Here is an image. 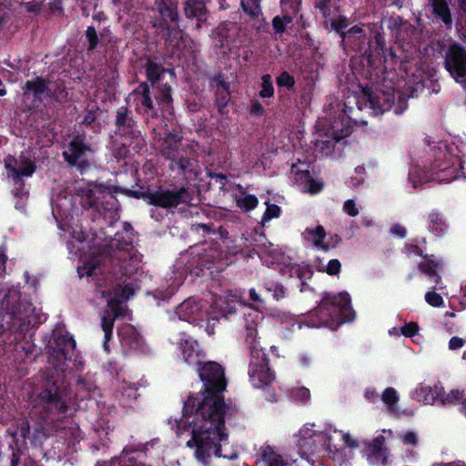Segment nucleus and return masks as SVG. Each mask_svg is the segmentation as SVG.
<instances>
[{"mask_svg": "<svg viewBox=\"0 0 466 466\" xmlns=\"http://www.w3.org/2000/svg\"><path fill=\"white\" fill-rule=\"evenodd\" d=\"M199 376L205 382V390L189 396L184 405L185 415H195L190 422L191 439L187 445L196 448L198 461H205L212 454L231 458L221 453V445L218 444L227 438L224 420L228 407L220 395L226 388L224 370L218 363L208 362L200 370Z\"/></svg>", "mask_w": 466, "mask_h": 466, "instance_id": "nucleus-1", "label": "nucleus"}, {"mask_svg": "<svg viewBox=\"0 0 466 466\" xmlns=\"http://www.w3.org/2000/svg\"><path fill=\"white\" fill-rule=\"evenodd\" d=\"M445 65L458 83L466 85V48L451 46L446 56Z\"/></svg>", "mask_w": 466, "mask_h": 466, "instance_id": "nucleus-2", "label": "nucleus"}, {"mask_svg": "<svg viewBox=\"0 0 466 466\" xmlns=\"http://www.w3.org/2000/svg\"><path fill=\"white\" fill-rule=\"evenodd\" d=\"M185 191L186 190L183 187L177 191L157 190L156 192H147V194H144V197L150 205H155L160 208H172L180 203Z\"/></svg>", "mask_w": 466, "mask_h": 466, "instance_id": "nucleus-3", "label": "nucleus"}, {"mask_svg": "<svg viewBox=\"0 0 466 466\" xmlns=\"http://www.w3.org/2000/svg\"><path fill=\"white\" fill-rule=\"evenodd\" d=\"M367 461L371 466L380 463L385 465L388 461L389 451L386 446V440L383 436L374 438L367 446Z\"/></svg>", "mask_w": 466, "mask_h": 466, "instance_id": "nucleus-4", "label": "nucleus"}, {"mask_svg": "<svg viewBox=\"0 0 466 466\" xmlns=\"http://www.w3.org/2000/svg\"><path fill=\"white\" fill-rule=\"evenodd\" d=\"M160 21L158 26L167 33L176 31L178 28L177 13L176 6L172 4L167 5L164 0L158 4Z\"/></svg>", "mask_w": 466, "mask_h": 466, "instance_id": "nucleus-5", "label": "nucleus"}, {"mask_svg": "<svg viewBox=\"0 0 466 466\" xmlns=\"http://www.w3.org/2000/svg\"><path fill=\"white\" fill-rule=\"evenodd\" d=\"M76 342L72 338H61L57 342V349H53L50 361L56 368H62L63 360L72 358Z\"/></svg>", "mask_w": 466, "mask_h": 466, "instance_id": "nucleus-6", "label": "nucleus"}, {"mask_svg": "<svg viewBox=\"0 0 466 466\" xmlns=\"http://www.w3.org/2000/svg\"><path fill=\"white\" fill-rule=\"evenodd\" d=\"M5 167L10 171L14 178L29 177L35 171L34 164L25 157H20L19 160L6 159Z\"/></svg>", "mask_w": 466, "mask_h": 466, "instance_id": "nucleus-7", "label": "nucleus"}, {"mask_svg": "<svg viewBox=\"0 0 466 466\" xmlns=\"http://www.w3.org/2000/svg\"><path fill=\"white\" fill-rule=\"evenodd\" d=\"M88 152H90V148L77 137L70 143L68 150L65 151L63 155L66 160L73 166Z\"/></svg>", "mask_w": 466, "mask_h": 466, "instance_id": "nucleus-8", "label": "nucleus"}, {"mask_svg": "<svg viewBox=\"0 0 466 466\" xmlns=\"http://www.w3.org/2000/svg\"><path fill=\"white\" fill-rule=\"evenodd\" d=\"M184 13L187 17H196L199 21L206 15L207 9L203 0H187L184 6Z\"/></svg>", "mask_w": 466, "mask_h": 466, "instance_id": "nucleus-9", "label": "nucleus"}, {"mask_svg": "<svg viewBox=\"0 0 466 466\" xmlns=\"http://www.w3.org/2000/svg\"><path fill=\"white\" fill-rule=\"evenodd\" d=\"M107 314L106 316H104L102 319V326L106 334L111 331L114 320L116 317L119 314L118 302L116 301V299H109L107 301Z\"/></svg>", "mask_w": 466, "mask_h": 466, "instance_id": "nucleus-10", "label": "nucleus"}, {"mask_svg": "<svg viewBox=\"0 0 466 466\" xmlns=\"http://www.w3.org/2000/svg\"><path fill=\"white\" fill-rule=\"evenodd\" d=\"M341 299L344 302V306L342 307V309H339L342 317L341 319L339 320L335 326L331 323L328 324L331 329H336V327L339 326V324L346 321H350L354 318V312L349 305L348 298L346 296H343Z\"/></svg>", "mask_w": 466, "mask_h": 466, "instance_id": "nucleus-11", "label": "nucleus"}, {"mask_svg": "<svg viewBox=\"0 0 466 466\" xmlns=\"http://www.w3.org/2000/svg\"><path fill=\"white\" fill-rule=\"evenodd\" d=\"M237 204L240 208L249 211L258 206V200L253 195H242L237 198Z\"/></svg>", "mask_w": 466, "mask_h": 466, "instance_id": "nucleus-12", "label": "nucleus"}, {"mask_svg": "<svg viewBox=\"0 0 466 466\" xmlns=\"http://www.w3.org/2000/svg\"><path fill=\"white\" fill-rule=\"evenodd\" d=\"M26 90L33 92L35 96L43 94L45 91L51 92V87L42 79L28 81L26 83Z\"/></svg>", "mask_w": 466, "mask_h": 466, "instance_id": "nucleus-13", "label": "nucleus"}, {"mask_svg": "<svg viewBox=\"0 0 466 466\" xmlns=\"http://www.w3.org/2000/svg\"><path fill=\"white\" fill-rule=\"evenodd\" d=\"M434 11L437 15H439L444 23L449 24L451 22V17L449 15V10L447 5L444 0H431Z\"/></svg>", "mask_w": 466, "mask_h": 466, "instance_id": "nucleus-14", "label": "nucleus"}, {"mask_svg": "<svg viewBox=\"0 0 466 466\" xmlns=\"http://www.w3.org/2000/svg\"><path fill=\"white\" fill-rule=\"evenodd\" d=\"M307 232L314 238L313 243L316 247L328 249V246L322 243V240L326 237V232L322 226H318L313 230L308 229Z\"/></svg>", "mask_w": 466, "mask_h": 466, "instance_id": "nucleus-15", "label": "nucleus"}, {"mask_svg": "<svg viewBox=\"0 0 466 466\" xmlns=\"http://www.w3.org/2000/svg\"><path fill=\"white\" fill-rule=\"evenodd\" d=\"M258 2L259 0H242L241 5L248 15L251 17H256L260 13Z\"/></svg>", "mask_w": 466, "mask_h": 466, "instance_id": "nucleus-16", "label": "nucleus"}, {"mask_svg": "<svg viewBox=\"0 0 466 466\" xmlns=\"http://www.w3.org/2000/svg\"><path fill=\"white\" fill-rule=\"evenodd\" d=\"M463 392L459 389L451 390L448 392L443 391L440 394L442 403H453L462 398Z\"/></svg>", "mask_w": 466, "mask_h": 466, "instance_id": "nucleus-17", "label": "nucleus"}, {"mask_svg": "<svg viewBox=\"0 0 466 466\" xmlns=\"http://www.w3.org/2000/svg\"><path fill=\"white\" fill-rule=\"evenodd\" d=\"M146 72L148 80H150L151 82H155L158 79L162 72V68L159 65L156 63L148 62L146 66Z\"/></svg>", "mask_w": 466, "mask_h": 466, "instance_id": "nucleus-18", "label": "nucleus"}, {"mask_svg": "<svg viewBox=\"0 0 466 466\" xmlns=\"http://www.w3.org/2000/svg\"><path fill=\"white\" fill-rule=\"evenodd\" d=\"M267 209L262 218V224L267 221L271 220L272 218H279L280 215V208L277 205L266 203Z\"/></svg>", "mask_w": 466, "mask_h": 466, "instance_id": "nucleus-19", "label": "nucleus"}, {"mask_svg": "<svg viewBox=\"0 0 466 466\" xmlns=\"http://www.w3.org/2000/svg\"><path fill=\"white\" fill-rule=\"evenodd\" d=\"M382 400L389 407H391L395 403H397L399 398L397 392L392 388H388L382 394Z\"/></svg>", "mask_w": 466, "mask_h": 466, "instance_id": "nucleus-20", "label": "nucleus"}, {"mask_svg": "<svg viewBox=\"0 0 466 466\" xmlns=\"http://www.w3.org/2000/svg\"><path fill=\"white\" fill-rule=\"evenodd\" d=\"M259 94L262 97H269L273 95V86L268 75L262 77V89Z\"/></svg>", "mask_w": 466, "mask_h": 466, "instance_id": "nucleus-21", "label": "nucleus"}, {"mask_svg": "<svg viewBox=\"0 0 466 466\" xmlns=\"http://www.w3.org/2000/svg\"><path fill=\"white\" fill-rule=\"evenodd\" d=\"M341 440L344 445L350 449H357L359 447L358 441L349 432H340Z\"/></svg>", "mask_w": 466, "mask_h": 466, "instance_id": "nucleus-22", "label": "nucleus"}, {"mask_svg": "<svg viewBox=\"0 0 466 466\" xmlns=\"http://www.w3.org/2000/svg\"><path fill=\"white\" fill-rule=\"evenodd\" d=\"M425 300L433 307H440L443 303L442 298L435 292H428L425 295Z\"/></svg>", "mask_w": 466, "mask_h": 466, "instance_id": "nucleus-23", "label": "nucleus"}, {"mask_svg": "<svg viewBox=\"0 0 466 466\" xmlns=\"http://www.w3.org/2000/svg\"><path fill=\"white\" fill-rule=\"evenodd\" d=\"M277 82L279 86L291 87L294 85L293 77L287 72H283L278 77Z\"/></svg>", "mask_w": 466, "mask_h": 466, "instance_id": "nucleus-24", "label": "nucleus"}, {"mask_svg": "<svg viewBox=\"0 0 466 466\" xmlns=\"http://www.w3.org/2000/svg\"><path fill=\"white\" fill-rule=\"evenodd\" d=\"M41 399L49 403L58 402L56 388L54 390H48L41 393Z\"/></svg>", "mask_w": 466, "mask_h": 466, "instance_id": "nucleus-25", "label": "nucleus"}, {"mask_svg": "<svg viewBox=\"0 0 466 466\" xmlns=\"http://www.w3.org/2000/svg\"><path fill=\"white\" fill-rule=\"evenodd\" d=\"M341 264L338 259H331L326 267V272L329 275H337L340 271Z\"/></svg>", "mask_w": 466, "mask_h": 466, "instance_id": "nucleus-26", "label": "nucleus"}, {"mask_svg": "<svg viewBox=\"0 0 466 466\" xmlns=\"http://www.w3.org/2000/svg\"><path fill=\"white\" fill-rule=\"evenodd\" d=\"M418 395H423V401L425 404H431L434 400V395L430 388L423 387L418 391Z\"/></svg>", "mask_w": 466, "mask_h": 466, "instance_id": "nucleus-27", "label": "nucleus"}, {"mask_svg": "<svg viewBox=\"0 0 466 466\" xmlns=\"http://www.w3.org/2000/svg\"><path fill=\"white\" fill-rule=\"evenodd\" d=\"M86 36L89 42V48L93 49L97 43V35L94 27H88L86 32Z\"/></svg>", "mask_w": 466, "mask_h": 466, "instance_id": "nucleus-28", "label": "nucleus"}, {"mask_svg": "<svg viewBox=\"0 0 466 466\" xmlns=\"http://www.w3.org/2000/svg\"><path fill=\"white\" fill-rule=\"evenodd\" d=\"M253 376L258 377V379L261 380L263 384H268L272 380V375L269 373L268 370L256 371L254 372Z\"/></svg>", "mask_w": 466, "mask_h": 466, "instance_id": "nucleus-29", "label": "nucleus"}, {"mask_svg": "<svg viewBox=\"0 0 466 466\" xmlns=\"http://www.w3.org/2000/svg\"><path fill=\"white\" fill-rule=\"evenodd\" d=\"M344 210L351 217H356L359 214V209L353 200H348L344 203Z\"/></svg>", "mask_w": 466, "mask_h": 466, "instance_id": "nucleus-30", "label": "nucleus"}, {"mask_svg": "<svg viewBox=\"0 0 466 466\" xmlns=\"http://www.w3.org/2000/svg\"><path fill=\"white\" fill-rule=\"evenodd\" d=\"M142 87H143V98H142L141 103L143 106H145L148 109H152L153 105H152V101L149 97L148 86L147 85H145V86H142Z\"/></svg>", "mask_w": 466, "mask_h": 466, "instance_id": "nucleus-31", "label": "nucleus"}, {"mask_svg": "<svg viewBox=\"0 0 466 466\" xmlns=\"http://www.w3.org/2000/svg\"><path fill=\"white\" fill-rule=\"evenodd\" d=\"M402 441L407 445L415 446L418 443V438L416 433L412 431L406 432L402 437Z\"/></svg>", "mask_w": 466, "mask_h": 466, "instance_id": "nucleus-32", "label": "nucleus"}, {"mask_svg": "<svg viewBox=\"0 0 466 466\" xmlns=\"http://www.w3.org/2000/svg\"><path fill=\"white\" fill-rule=\"evenodd\" d=\"M417 330L418 326L414 322H410L405 325L401 329L402 334L405 335L406 337H412L417 332Z\"/></svg>", "mask_w": 466, "mask_h": 466, "instance_id": "nucleus-33", "label": "nucleus"}, {"mask_svg": "<svg viewBox=\"0 0 466 466\" xmlns=\"http://www.w3.org/2000/svg\"><path fill=\"white\" fill-rule=\"evenodd\" d=\"M272 25H273V27H274V30L277 32V33H283L285 31V24H284V19L279 17V16H276L274 19H273V22H272Z\"/></svg>", "mask_w": 466, "mask_h": 466, "instance_id": "nucleus-34", "label": "nucleus"}, {"mask_svg": "<svg viewBox=\"0 0 466 466\" xmlns=\"http://www.w3.org/2000/svg\"><path fill=\"white\" fill-rule=\"evenodd\" d=\"M348 25H349L348 21L345 17H341L339 20L333 21L331 23L332 28L337 32L340 31L341 29L346 28L348 26Z\"/></svg>", "mask_w": 466, "mask_h": 466, "instance_id": "nucleus-35", "label": "nucleus"}, {"mask_svg": "<svg viewBox=\"0 0 466 466\" xmlns=\"http://www.w3.org/2000/svg\"><path fill=\"white\" fill-rule=\"evenodd\" d=\"M464 345V341L461 338H459V337H452L451 339H450V342H449V348L451 350H457V349H460L461 348L462 346Z\"/></svg>", "mask_w": 466, "mask_h": 466, "instance_id": "nucleus-36", "label": "nucleus"}, {"mask_svg": "<svg viewBox=\"0 0 466 466\" xmlns=\"http://www.w3.org/2000/svg\"><path fill=\"white\" fill-rule=\"evenodd\" d=\"M420 270L427 275H435V268L430 263H421L419 266Z\"/></svg>", "mask_w": 466, "mask_h": 466, "instance_id": "nucleus-37", "label": "nucleus"}, {"mask_svg": "<svg viewBox=\"0 0 466 466\" xmlns=\"http://www.w3.org/2000/svg\"><path fill=\"white\" fill-rule=\"evenodd\" d=\"M45 0H40L39 2L26 3L25 5V8H26L27 12H37V11H39L41 4Z\"/></svg>", "mask_w": 466, "mask_h": 466, "instance_id": "nucleus-38", "label": "nucleus"}, {"mask_svg": "<svg viewBox=\"0 0 466 466\" xmlns=\"http://www.w3.org/2000/svg\"><path fill=\"white\" fill-rule=\"evenodd\" d=\"M391 233L400 237V238H403L406 234V229L404 227L400 226V225H394L391 229H390Z\"/></svg>", "mask_w": 466, "mask_h": 466, "instance_id": "nucleus-39", "label": "nucleus"}, {"mask_svg": "<svg viewBox=\"0 0 466 466\" xmlns=\"http://www.w3.org/2000/svg\"><path fill=\"white\" fill-rule=\"evenodd\" d=\"M268 465L269 466H284L285 463L283 462V461L281 460L280 457L274 455L268 459Z\"/></svg>", "mask_w": 466, "mask_h": 466, "instance_id": "nucleus-40", "label": "nucleus"}, {"mask_svg": "<svg viewBox=\"0 0 466 466\" xmlns=\"http://www.w3.org/2000/svg\"><path fill=\"white\" fill-rule=\"evenodd\" d=\"M321 188H322V184L314 182V181L309 182V191L311 193H317V192L320 191Z\"/></svg>", "mask_w": 466, "mask_h": 466, "instance_id": "nucleus-41", "label": "nucleus"}, {"mask_svg": "<svg viewBox=\"0 0 466 466\" xmlns=\"http://www.w3.org/2000/svg\"><path fill=\"white\" fill-rule=\"evenodd\" d=\"M251 112L257 116L262 114L263 112V107L262 106L258 103V102H255L252 104V106H251Z\"/></svg>", "mask_w": 466, "mask_h": 466, "instance_id": "nucleus-42", "label": "nucleus"}, {"mask_svg": "<svg viewBox=\"0 0 466 466\" xmlns=\"http://www.w3.org/2000/svg\"><path fill=\"white\" fill-rule=\"evenodd\" d=\"M177 142V136L175 135H169L166 140H165V143L167 145V147H168L169 146L173 145V144H176Z\"/></svg>", "mask_w": 466, "mask_h": 466, "instance_id": "nucleus-43", "label": "nucleus"}, {"mask_svg": "<svg viewBox=\"0 0 466 466\" xmlns=\"http://www.w3.org/2000/svg\"><path fill=\"white\" fill-rule=\"evenodd\" d=\"M50 9L53 13L55 12H61L62 10V7H61V3H60V0L57 1V3H53V4H50Z\"/></svg>", "mask_w": 466, "mask_h": 466, "instance_id": "nucleus-44", "label": "nucleus"}, {"mask_svg": "<svg viewBox=\"0 0 466 466\" xmlns=\"http://www.w3.org/2000/svg\"><path fill=\"white\" fill-rule=\"evenodd\" d=\"M123 293H122V297L125 299H127L132 294H133V290L131 288L129 287H125L123 289Z\"/></svg>", "mask_w": 466, "mask_h": 466, "instance_id": "nucleus-45", "label": "nucleus"}, {"mask_svg": "<svg viewBox=\"0 0 466 466\" xmlns=\"http://www.w3.org/2000/svg\"><path fill=\"white\" fill-rule=\"evenodd\" d=\"M86 198L90 200V205L95 204L96 200H95V199H93V198H94V197H95V192H94V190H93V189H87V190L86 191Z\"/></svg>", "mask_w": 466, "mask_h": 466, "instance_id": "nucleus-46", "label": "nucleus"}, {"mask_svg": "<svg viewBox=\"0 0 466 466\" xmlns=\"http://www.w3.org/2000/svg\"><path fill=\"white\" fill-rule=\"evenodd\" d=\"M95 268H96V264H86V265L83 268V269H84V270H86V274H87V275H91V274H92V272H93V270L95 269Z\"/></svg>", "mask_w": 466, "mask_h": 466, "instance_id": "nucleus-47", "label": "nucleus"}, {"mask_svg": "<svg viewBox=\"0 0 466 466\" xmlns=\"http://www.w3.org/2000/svg\"><path fill=\"white\" fill-rule=\"evenodd\" d=\"M161 100L165 103H169L171 100L170 94H169V88H167V91L165 94H163Z\"/></svg>", "mask_w": 466, "mask_h": 466, "instance_id": "nucleus-48", "label": "nucleus"}, {"mask_svg": "<svg viewBox=\"0 0 466 466\" xmlns=\"http://www.w3.org/2000/svg\"><path fill=\"white\" fill-rule=\"evenodd\" d=\"M179 165L182 169H186L190 166V161L187 159H181Z\"/></svg>", "mask_w": 466, "mask_h": 466, "instance_id": "nucleus-49", "label": "nucleus"}, {"mask_svg": "<svg viewBox=\"0 0 466 466\" xmlns=\"http://www.w3.org/2000/svg\"><path fill=\"white\" fill-rule=\"evenodd\" d=\"M5 258L0 254V273L5 270Z\"/></svg>", "mask_w": 466, "mask_h": 466, "instance_id": "nucleus-50", "label": "nucleus"}, {"mask_svg": "<svg viewBox=\"0 0 466 466\" xmlns=\"http://www.w3.org/2000/svg\"><path fill=\"white\" fill-rule=\"evenodd\" d=\"M361 31V29L358 26H354V27H351L349 31H348V34H355V33H360Z\"/></svg>", "mask_w": 466, "mask_h": 466, "instance_id": "nucleus-51", "label": "nucleus"}, {"mask_svg": "<svg viewBox=\"0 0 466 466\" xmlns=\"http://www.w3.org/2000/svg\"><path fill=\"white\" fill-rule=\"evenodd\" d=\"M250 299L252 300H258V295H257V293L255 292L254 289L250 290Z\"/></svg>", "mask_w": 466, "mask_h": 466, "instance_id": "nucleus-52", "label": "nucleus"}, {"mask_svg": "<svg viewBox=\"0 0 466 466\" xmlns=\"http://www.w3.org/2000/svg\"><path fill=\"white\" fill-rule=\"evenodd\" d=\"M282 18L284 19V24L285 25L290 24L291 21H292L291 17L289 16V15H284Z\"/></svg>", "mask_w": 466, "mask_h": 466, "instance_id": "nucleus-53", "label": "nucleus"}, {"mask_svg": "<svg viewBox=\"0 0 466 466\" xmlns=\"http://www.w3.org/2000/svg\"><path fill=\"white\" fill-rule=\"evenodd\" d=\"M147 192H144V193H141V194H138L137 192H132V196L136 197V198H143L146 199V198L144 197V194H147Z\"/></svg>", "mask_w": 466, "mask_h": 466, "instance_id": "nucleus-54", "label": "nucleus"}, {"mask_svg": "<svg viewBox=\"0 0 466 466\" xmlns=\"http://www.w3.org/2000/svg\"><path fill=\"white\" fill-rule=\"evenodd\" d=\"M95 188L96 189V191H98V192H100V193L104 192V190H105V187H104V186H101V185H99V186H98V185H96V186H95Z\"/></svg>", "mask_w": 466, "mask_h": 466, "instance_id": "nucleus-55", "label": "nucleus"}, {"mask_svg": "<svg viewBox=\"0 0 466 466\" xmlns=\"http://www.w3.org/2000/svg\"><path fill=\"white\" fill-rule=\"evenodd\" d=\"M461 8L466 11V0H461Z\"/></svg>", "mask_w": 466, "mask_h": 466, "instance_id": "nucleus-56", "label": "nucleus"}, {"mask_svg": "<svg viewBox=\"0 0 466 466\" xmlns=\"http://www.w3.org/2000/svg\"><path fill=\"white\" fill-rule=\"evenodd\" d=\"M117 123H119V124L122 123V118L120 116L117 118Z\"/></svg>", "mask_w": 466, "mask_h": 466, "instance_id": "nucleus-57", "label": "nucleus"}, {"mask_svg": "<svg viewBox=\"0 0 466 466\" xmlns=\"http://www.w3.org/2000/svg\"><path fill=\"white\" fill-rule=\"evenodd\" d=\"M167 155H168V157H174V155H172V153H171V152H167Z\"/></svg>", "mask_w": 466, "mask_h": 466, "instance_id": "nucleus-58", "label": "nucleus"}]
</instances>
